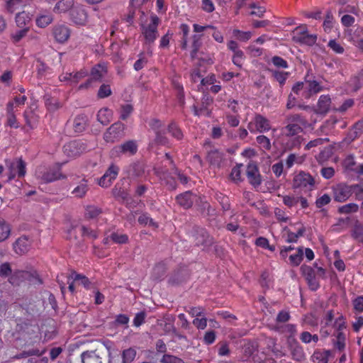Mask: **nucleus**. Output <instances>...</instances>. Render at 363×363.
Instances as JSON below:
<instances>
[{
	"label": "nucleus",
	"instance_id": "obj_1",
	"mask_svg": "<svg viewBox=\"0 0 363 363\" xmlns=\"http://www.w3.org/2000/svg\"><path fill=\"white\" fill-rule=\"evenodd\" d=\"M285 122L286 125L282 128V133L286 137H294L298 135L308 125L307 120L298 113L287 115Z\"/></svg>",
	"mask_w": 363,
	"mask_h": 363
},
{
	"label": "nucleus",
	"instance_id": "obj_2",
	"mask_svg": "<svg viewBox=\"0 0 363 363\" xmlns=\"http://www.w3.org/2000/svg\"><path fill=\"white\" fill-rule=\"evenodd\" d=\"M140 21L142 35L145 38V43L150 45L154 43L159 35L157 27L160 23V20L155 14H152L150 18L149 23L144 22L143 17L140 18Z\"/></svg>",
	"mask_w": 363,
	"mask_h": 363
},
{
	"label": "nucleus",
	"instance_id": "obj_3",
	"mask_svg": "<svg viewBox=\"0 0 363 363\" xmlns=\"http://www.w3.org/2000/svg\"><path fill=\"white\" fill-rule=\"evenodd\" d=\"M61 166L55 164L45 168H39L35 172V176L42 183H50L56 180L64 179L66 176L61 172Z\"/></svg>",
	"mask_w": 363,
	"mask_h": 363
},
{
	"label": "nucleus",
	"instance_id": "obj_4",
	"mask_svg": "<svg viewBox=\"0 0 363 363\" xmlns=\"http://www.w3.org/2000/svg\"><path fill=\"white\" fill-rule=\"evenodd\" d=\"M334 199L338 202L345 201L352 193H354L358 199H360L363 193V188L359 185L348 186L346 184H338L333 189Z\"/></svg>",
	"mask_w": 363,
	"mask_h": 363
},
{
	"label": "nucleus",
	"instance_id": "obj_5",
	"mask_svg": "<svg viewBox=\"0 0 363 363\" xmlns=\"http://www.w3.org/2000/svg\"><path fill=\"white\" fill-rule=\"evenodd\" d=\"M148 124L155 135V138L150 144V147H152L154 145H167L169 141L165 135L164 123L157 118H152Z\"/></svg>",
	"mask_w": 363,
	"mask_h": 363
},
{
	"label": "nucleus",
	"instance_id": "obj_6",
	"mask_svg": "<svg viewBox=\"0 0 363 363\" xmlns=\"http://www.w3.org/2000/svg\"><path fill=\"white\" fill-rule=\"evenodd\" d=\"M292 39L295 43L309 46L313 45L317 40V35L310 34L306 26L296 27L292 32Z\"/></svg>",
	"mask_w": 363,
	"mask_h": 363
},
{
	"label": "nucleus",
	"instance_id": "obj_7",
	"mask_svg": "<svg viewBox=\"0 0 363 363\" xmlns=\"http://www.w3.org/2000/svg\"><path fill=\"white\" fill-rule=\"evenodd\" d=\"M315 185L313 177L308 173L300 172L296 174L293 179V188L307 191H311Z\"/></svg>",
	"mask_w": 363,
	"mask_h": 363
},
{
	"label": "nucleus",
	"instance_id": "obj_8",
	"mask_svg": "<svg viewBox=\"0 0 363 363\" xmlns=\"http://www.w3.org/2000/svg\"><path fill=\"white\" fill-rule=\"evenodd\" d=\"M138 145L135 140H127L119 145L115 146L111 151V157H119L122 155L133 156L136 154Z\"/></svg>",
	"mask_w": 363,
	"mask_h": 363
},
{
	"label": "nucleus",
	"instance_id": "obj_9",
	"mask_svg": "<svg viewBox=\"0 0 363 363\" xmlns=\"http://www.w3.org/2000/svg\"><path fill=\"white\" fill-rule=\"evenodd\" d=\"M26 162L21 158H16L11 161H6V167L9 170V180L13 179L16 177H23L26 173Z\"/></svg>",
	"mask_w": 363,
	"mask_h": 363
},
{
	"label": "nucleus",
	"instance_id": "obj_10",
	"mask_svg": "<svg viewBox=\"0 0 363 363\" xmlns=\"http://www.w3.org/2000/svg\"><path fill=\"white\" fill-rule=\"evenodd\" d=\"M249 130L255 133L256 132L264 133L271 129L269 121L261 114H256L252 121L247 125Z\"/></svg>",
	"mask_w": 363,
	"mask_h": 363
},
{
	"label": "nucleus",
	"instance_id": "obj_11",
	"mask_svg": "<svg viewBox=\"0 0 363 363\" xmlns=\"http://www.w3.org/2000/svg\"><path fill=\"white\" fill-rule=\"evenodd\" d=\"M125 126L121 122H117L111 125L104 135V138L107 143H114L123 135Z\"/></svg>",
	"mask_w": 363,
	"mask_h": 363
},
{
	"label": "nucleus",
	"instance_id": "obj_12",
	"mask_svg": "<svg viewBox=\"0 0 363 363\" xmlns=\"http://www.w3.org/2000/svg\"><path fill=\"white\" fill-rule=\"evenodd\" d=\"M119 170L120 168L118 166L111 164L104 175L99 179L98 184L104 188L110 186L113 181L116 179L119 173Z\"/></svg>",
	"mask_w": 363,
	"mask_h": 363
},
{
	"label": "nucleus",
	"instance_id": "obj_13",
	"mask_svg": "<svg viewBox=\"0 0 363 363\" xmlns=\"http://www.w3.org/2000/svg\"><path fill=\"white\" fill-rule=\"evenodd\" d=\"M337 4L339 6L338 13L340 15L351 13L359 16L360 11L357 1L352 0H337Z\"/></svg>",
	"mask_w": 363,
	"mask_h": 363
},
{
	"label": "nucleus",
	"instance_id": "obj_14",
	"mask_svg": "<svg viewBox=\"0 0 363 363\" xmlns=\"http://www.w3.org/2000/svg\"><path fill=\"white\" fill-rule=\"evenodd\" d=\"M196 245L203 246V248L210 246L213 240L207 231L202 228H197L195 230V234L193 235Z\"/></svg>",
	"mask_w": 363,
	"mask_h": 363
},
{
	"label": "nucleus",
	"instance_id": "obj_15",
	"mask_svg": "<svg viewBox=\"0 0 363 363\" xmlns=\"http://www.w3.org/2000/svg\"><path fill=\"white\" fill-rule=\"evenodd\" d=\"M71 21L79 26H84L87 21L86 10L80 6H74L70 12Z\"/></svg>",
	"mask_w": 363,
	"mask_h": 363
},
{
	"label": "nucleus",
	"instance_id": "obj_16",
	"mask_svg": "<svg viewBox=\"0 0 363 363\" xmlns=\"http://www.w3.org/2000/svg\"><path fill=\"white\" fill-rule=\"evenodd\" d=\"M301 270L304 275L309 288L312 291H316L319 286V281L315 276L314 269L309 266H302Z\"/></svg>",
	"mask_w": 363,
	"mask_h": 363
},
{
	"label": "nucleus",
	"instance_id": "obj_17",
	"mask_svg": "<svg viewBox=\"0 0 363 363\" xmlns=\"http://www.w3.org/2000/svg\"><path fill=\"white\" fill-rule=\"evenodd\" d=\"M322 91L320 84L315 80H306L304 82V90L301 96L305 99H309L313 95Z\"/></svg>",
	"mask_w": 363,
	"mask_h": 363
},
{
	"label": "nucleus",
	"instance_id": "obj_18",
	"mask_svg": "<svg viewBox=\"0 0 363 363\" xmlns=\"http://www.w3.org/2000/svg\"><path fill=\"white\" fill-rule=\"evenodd\" d=\"M149 1L150 0H130L131 9L128 16V21L129 22L133 21L136 14V11H138V14H140V18L143 17L145 15V13L143 11L144 9H143L142 6H146ZM147 9L148 7H145L146 10Z\"/></svg>",
	"mask_w": 363,
	"mask_h": 363
},
{
	"label": "nucleus",
	"instance_id": "obj_19",
	"mask_svg": "<svg viewBox=\"0 0 363 363\" xmlns=\"http://www.w3.org/2000/svg\"><path fill=\"white\" fill-rule=\"evenodd\" d=\"M105 73L106 70L104 67L101 66L100 65L95 66L91 69V78L88 79L85 83L80 84L79 86V89H88L91 86V84L94 81L101 79L104 77Z\"/></svg>",
	"mask_w": 363,
	"mask_h": 363
},
{
	"label": "nucleus",
	"instance_id": "obj_20",
	"mask_svg": "<svg viewBox=\"0 0 363 363\" xmlns=\"http://www.w3.org/2000/svg\"><path fill=\"white\" fill-rule=\"evenodd\" d=\"M247 177L249 182L254 186H258L261 184V177L259 173V169L255 163L250 162L247 164Z\"/></svg>",
	"mask_w": 363,
	"mask_h": 363
},
{
	"label": "nucleus",
	"instance_id": "obj_21",
	"mask_svg": "<svg viewBox=\"0 0 363 363\" xmlns=\"http://www.w3.org/2000/svg\"><path fill=\"white\" fill-rule=\"evenodd\" d=\"M213 103V98L208 94H204L201 99V106L197 108L195 105L193 106L194 113L196 116L204 115L210 116L211 111L208 110V106Z\"/></svg>",
	"mask_w": 363,
	"mask_h": 363
},
{
	"label": "nucleus",
	"instance_id": "obj_22",
	"mask_svg": "<svg viewBox=\"0 0 363 363\" xmlns=\"http://www.w3.org/2000/svg\"><path fill=\"white\" fill-rule=\"evenodd\" d=\"M70 33L69 28L65 25H57L52 30L54 38L60 43H65L69 39Z\"/></svg>",
	"mask_w": 363,
	"mask_h": 363
},
{
	"label": "nucleus",
	"instance_id": "obj_23",
	"mask_svg": "<svg viewBox=\"0 0 363 363\" xmlns=\"http://www.w3.org/2000/svg\"><path fill=\"white\" fill-rule=\"evenodd\" d=\"M81 363H103L102 357L99 352L96 350H87L83 352L80 355Z\"/></svg>",
	"mask_w": 363,
	"mask_h": 363
},
{
	"label": "nucleus",
	"instance_id": "obj_24",
	"mask_svg": "<svg viewBox=\"0 0 363 363\" xmlns=\"http://www.w3.org/2000/svg\"><path fill=\"white\" fill-rule=\"evenodd\" d=\"M84 150V144L78 140L71 141L64 146V150L69 156L78 155Z\"/></svg>",
	"mask_w": 363,
	"mask_h": 363
},
{
	"label": "nucleus",
	"instance_id": "obj_25",
	"mask_svg": "<svg viewBox=\"0 0 363 363\" xmlns=\"http://www.w3.org/2000/svg\"><path fill=\"white\" fill-rule=\"evenodd\" d=\"M30 246V242L26 236L20 237L13 244L14 251L19 255L26 253Z\"/></svg>",
	"mask_w": 363,
	"mask_h": 363
},
{
	"label": "nucleus",
	"instance_id": "obj_26",
	"mask_svg": "<svg viewBox=\"0 0 363 363\" xmlns=\"http://www.w3.org/2000/svg\"><path fill=\"white\" fill-rule=\"evenodd\" d=\"M74 6V0H60L53 7L55 13H65L72 11Z\"/></svg>",
	"mask_w": 363,
	"mask_h": 363
},
{
	"label": "nucleus",
	"instance_id": "obj_27",
	"mask_svg": "<svg viewBox=\"0 0 363 363\" xmlns=\"http://www.w3.org/2000/svg\"><path fill=\"white\" fill-rule=\"evenodd\" d=\"M331 99L328 95H321L318 101L317 108L314 111L319 114H325L328 112Z\"/></svg>",
	"mask_w": 363,
	"mask_h": 363
},
{
	"label": "nucleus",
	"instance_id": "obj_28",
	"mask_svg": "<svg viewBox=\"0 0 363 363\" xmlns=\"http://www.w3.org/2000/svg\"><path fill=\"white\" fill-rule=\"evenodd\" d=\"M145 172L144 166L140 162H135L129 165L127 168V173L131 177H140Z\"/></svg>",
	"mask_w": 363,
	"mask_h": 363
},
{
	"label": "nucleus",
	"instance_id": "obj_29",
	"mask_svg": "<svg viewBox=\"0 0 363 363\" xmlns=\"http://www.w3.org/2000/svg\"><path fill=\"white\" fill-rule=\"evenodd\" d=\"M223 157V154L216 149L210 150L208 152L207 160L211 165L219 167Z\"/></svg>",
	"mask_w": 363,
	"mask_h": 363
},
{
	"label": "nucleus",
	"instance_id": "obj_30",
	"mask_svg": "<svg viewBox=\"0 0 363 363\" xmlns=\"http://www.w3.org/2000/svg\"><path fill=\"white\" fill-rule=\"evenodd\" d=\"M87 182L86 179H83L72 190V194L77 198H83L89 189Z\"/></svg>",
	"mask_w": 363,
	"mask_h": 363
},
{
	"label": "nucleus",
	"instance_id": "obj_31",
	"mask_svg": "<svg viewBox=\"0 0 363 363\" xmlns=\"http://www.w3.org/2000/svg\"><path fill=\"white\" fill-rule=\"evenodd\" d=\"M71 279L78 285H82L86 289H90L92 288L91 282L84 275L77 274L76 272H72L71 274Z\"/></svg>",
	"mask_w": 363,
	"mask_h": 363
},
{
	"label": "nucleus",
	"instance_id": "obj_32",
	"mask_svg": "<svg viewBox=\"0 0 363 363\" xmlns=\"http://www.w3.org/2000/svg\"><path fill=\"white\" fill-rule=\"evenodd\" d=\"M177 201L179 206L186 209L191 207L194 203L192 196L189 191L177 196Z\"/></svg>",
	"mask_w": 363,
	"mask_h": 363
},
{
	"label": "nucleus",
	"instance_id": "obj_33",
	"mask_svg": "<svg viewBox=\"0 0 363 363\" xmlns=\"http://www.w3.org/2000/svg\"><path fill=\"white\" fill-rule=\"evenodd\" d=\"M112 115L113 113L111 110L107 108H103L98 112L97 121L102 125H106L111 122Z\"/></svg>",
	"mask_w": 363,
	"mask_h": 363
},
{
	"label": "nucleus",
	"instance_id": "obj_34",
	"mask_svg": "<svg viewBox=\"0 0 363 363\" xmlns=\"http://www.w3.org/2000/svg\"><path fill=\"white\" fill-rule=\"evenodd\" d=\"M291 354L294 359L296 361H302L305 359V354L302 347L297 342L291 345Z\"/></svg>",
	"mask_w": 363,
	"mask_h": 363
},
{
	"label": "nucleus",
	"instance_id": "obj_35",
	"mask_svg": "<svg viewBox=\"0 0 363 363\" xmlns=\"http://www.w3.org/2000/svg\"><path fill=\"white\" fill-rule=\"evenodd\" d=\"M7 123L11 127L18 128V124L15 116L16 110H13V104L8 103L6 105Z\"/></svg>",
	"mask_w": 363,
	"mask_h": 363
},
{
	"label": "nucleus",
	"instance_id": "obj_36",
	"mask_svg": "<svg viewBox=\"0 0 363 363\" xmlns=\"http://www.w3.org/2000/svg\"><path fill=\"white\" fill-rule=\"evenodd\" d=\"M337 120L335 118H330L327 120L317 130L318 134L328 135L331 130L334 128L335 125L337 123Z\"/></svg>",
	"mask_w": 363,
	"mask_h": 363
},
{
	"label": "nucleus",
	"instance_id": "obj_37",
	"mask_svg": "<svg viewBox=\"0 0 363 363\" xmlns=\"http://www.w3.org/2000/svg\"><path fill=\"white\" fill-rule=\"evenodd\" d=\"M53 21L52 14L45 13L40 15L36 18V24L40 28H45L50 24Z\"/></svg>",
	"mask_w": 363,
	"mask_h": 363
},
{
	"label": "nucleus",
	"instance_id": "obj_38",
	"mask_svg": "<svg viewBox=\"0 0 363 363\" xmlns=\"http://www.w3.org/2000/svg\"><path fill=\"white\" fill-rule=\"evenodd\" d=\"M45 104L48 111L52 112L57 111L62 106L57 99L48 95L45 96Z\"/></svg>",
	"mask_w": 363,
	"mask_h": 363
},
{
	"label": "nucleus",
	"instance_id": "obj_39",
	"mask_svg": "<svg viewBox=\"0 0 363 363\" xmlns=\"http://www.w3.org/2000/svg\"><path fill=\"white\" fill-rule=\"evenodd\" d=\"M11 228L9 225L2 219H0V242L6 240L10 235Z\"/></svg>",
	"mask_w": 363,
	"mask_h": 363
},
{
	"label": "nucleus",
	"instance_id": "obj_40",
	"mask_svg": "<svg viewBox=\"0 0 363 363\" xmlns=\"http://www.w3.org/2000/svg\"><path fill=\"white\" fill-rule=\"evenodd\" d=\"M329 355V351H317L312 355V359L315 363H328Z\"/></svg>",
	"mask_w": 363,
	"mask_h": 363
},
{
	"label": "nucleus",
	"instance_id": "obj_41",
	"mask_svg": "<svg viewBox=\"0 0 363 363\" xmlns=\"http://www.w3.org/2000/svg\"><path fill=\"white\" fill-rule=\"evenodd\" d=\"M345 334L342 331L337 332L335 334V338L333 340L335 348L340 351L343 350L345 346Z\"/></svg>",
	"mask_w": 363,
	"mask_h": 363
},
{
	"label": "nucleus",
	"instance_id": "obj_42",
	"mask_svg": "<svg viewBox=\"0 0 363 363\" xmlns=\"http://www.w3.org/2000/svg\"><path fill=\"white\" fill-rule=\"evenodd\" d=\"M167 130L171 135L177 140H179L183 138V133L181 129L174 122H172L168 125Z\"/></svg>",
	"mask_w": 363,
	"mask_h": 363
},
{
	"label": "nucleus",
	"instance_id": "obj_43",
	"mask_svg": "<svg viewBox=\"0 0 363 363\" xmlns=\"http://www.w3.org/2000/svg\"><path fill=\"white\" fill-rule=\"evenodd\" d=\"M157 174L160 177L161 179L165 181L169 189L174 190L176 189L177 184L174 179L169 177L167 174L162 171L157 170Z\"/></svg>",
	"mask_w": 363,
	"mask_h": 363
},
{
	"label": "nucleus",
	"instance_id": "obj_44",
	"mask_svg": "<svg viewBox=\"0 0 363 363\" xmlns=\"http://www.w3.org/2000/svg\"><path fill=\"white\" fill-rule=\"evenodd\" d=\"M257 351V345L252 342H247L243 347V353L246 359L252 357Z\"/></svg>",
	"mask_w": 363,
	"mask_h": 363
},
{
	"label": "nucleus",
	"instance_id": "obj_45",
	"mask_svg": "<svg viewBox=\"0 0 363 363\" xmlns=\"http://www.w3.org/2000/svg\"><path fill=\"white\" fill-rule=\"evenodd\" d=\"M74 131L77 133L82 132L86 127V120L83 116H77L74 118L73 123Z\"/></svg>",
	"mask_w": 363,
	"mask_h": 363
},
{
	"label": "nucleus",
	"instance_id": "obj_46",
	"mask_svg": "<svg viewBox=\"0 0 363 363\" xmlns=\"http://www.w3.org/2000/svg\"><path fill=\"white\" fill-rule=\"evenodd\" d=\"M44 352L45 351L40 352L39 350L33 349V350H30L28 351H23V352H21L20 354H18L15 355L13 357V359H22V358H26L28 357L33 356V355L40 356L44 353Z\"/></svg>",
	"mask_w": 363,
	"mask_h": 363
},
{
	"label": "nucleus",
	"instance_id": "obj_47",
	"mask_svg": "<svg viewBox=\"0 0 363 363\" xmlns=\"http://www.w3.org/2000/svg\"><path fill=\"white\" fill-rule=\"evenodd\" d=\"M136 355V351L133 348H128L123 351V363H130L133 361Z\"/></svg>",
	"mask_w": 363,
	"mask_h": 363
},
{
	"label": "nucleus",
	"instance_id": "obj_48",
	"mask_svg": "<svg viewBox=\"0 0 363 363\" xmlns=\"http://www.w3.org/2000/svg\"><path fill=\"white\" fill-rule=\"evenodd\" d=\"M101 213V208L95 206H88L86 208L85 216L89 218H95Z\"/></svg>",
	"mask_w": 363,
	"mask_h": 363
},
{
	"label": "nucleus",
	"instance_id": "obj_49",
	"mask_svg": "<svg viewBox=\"0 0 363 363\" xmlns=\"http://www.w3.org/2000/svg\"><path fill=\"white\" fill-rule=\"evenodd\" d=\"M30 21V18L26 12H20L16 16V23L20 28L26 26Z\"/></svg>",
	"mask_w": 363,
	"mask_h": 363
},
{
	"label": "nucleus",
	"instance_id": "obj_50",
	"mask_svg": "<svg viewBox=\"0 0 363 363\" xmlns=\"http://www.w3.org/2000/svg\"><path fill=\"white\" fill-rule=\"evenodd\" d=\"M302 162V157H299L296 154L291 153L286 159V166L288 169H290L294 164H301Z\"/></svg>",
	"mask_w": 363,
	"mask_h": 363
},
{
	"label": "nucleus",
	"instance_id": "obj_51",
	"mask_svg": "<svg viewBox=\"0 0 363 363\" xmlns=\"http://www.w3.org/2000/svg\"><path fill=\"white\" fill-rule=\"evenodd\" d=\"M352 237L361 242L363 240V225L361 224H356L352 231Z\"/></svg>",
	"mask_w": 363,
	"mask_h": 363
},
{
	"label": "nucleus",
	"instance_id": "obj_52",
	"mask_svg": "<svg viewBox=\"0 0 363 363\" xmlns=\"http://www.w3.org/2000/svg\"><path fill=\"white\" fill-rule=\"evenodd\" d=\"M201 37L199 35H194L193 36V43H192V50L191 52V57L194 59L196 56V54L201 45Z\"/></svg>",
	"mask_w": 363,
	"mask_h": 363
},
{
	"label": "nucleus",
	"instance_id": "obj_53",
	"mask_svg": "<svg viewBox=\"0 0 363 363\" xmlns=\"http://www.w3.org/2000/svg\"><path fill=\"white\" fill-rule=\"evenodd\" d=\"M110 238L113 242L117 244H124L128 240V237L126 234H122L118 233H113L110 235Z\"/></svg>",
	"mask_w": 363,
	"mask_h": 363
},
{
	"label": "nucleus",
	"instance_id": "obj_54",
	"mask_svg": "<svg viewBox=\"0 0 363 363\" xmlns=\"http://www.w3.org/2000/svg\"><path fill=\"white\" fill-rule=\"evenodd\" d=\"M133 111V106L129 104H125L121 106L120 111V118L122 120H126Z\"/></svg>",
	"mask_w": 363,
	"mask_h": 363
},
{
	"label": "nucleus",
	"instance_id": "obj_55",
	"mask_svg": "<svg viewBox=\"0 0 363 363\" xmlns=\"http://www.w3.org/2000/svg\"><path fill=\"white\" fill-rule=\"evenodd\" d=\"M291 138L287 143V147L289 149L291 150L296 147H299L301 143L303 141V138L301 135H296L294 137H291Z\"/></svg>",
	"mask_w": 363,
	"mask_h": 363
},
{
	"label": "nucleus",
	"instance_id": "obj_56",
	"mask_svg": "<svg viewBox=\"0 0 363 363\" xmlns=\"http://www.w3.org/2000/svg\"><path fill=\"white\" fill-rule=\"evenodd\" d=\"M138 223L141 225H149L152 227H157V223L150 217L147 213H142L138 218Z\"/></svg>",
	"mask_w": 363,
	"mask_h": 363
},
{
	"label": "nucleus",
	"instance_id": "obj_57",
	"mask_svg": "<svg viewBox=\"0 0 363 363\" xmlns=\"http://www.w3.org/2000/svg\"><path fill=\"white\" fill-rule=\"evenodd\" d=\"M21 4V0H8L5 6L6 10L7 12L12 13L19 8Z\"/></svg>",
	"mask_w": 363,
	"mask_h": 363
},
{
	"label": "nucleus",
	"instance_id": "obj_58",
	"mask_svg": "<svg viewBox=\"0 0 363 363\" xmlns=\"http://www.w3.org/2000/svg\"><path fill=\"white\" fill-rule=\"evenodd\" d=\"M233 35L240 41H247L252 37V33L250 31L244 32L235 29L233 30Z\"/></svg>",
	"mask_w": 363,
	"mask_h": 363
},
{
	"label": "nucleus",
	"instance_id": "obj_59",
	"mask_svg": "<svg viewBox=\"0 0 363 363\" xmlns=\"http://www.w3.org/2000/svg\"><path fill=\"white\" fill-rule=\"evenodd\" d=\"M358 206L356 203H350L346 205H344L339 208V212L341 213H354L358 211Z\"/></svg>",
	"mask_w": 363,
	"mask_h": 363
},
{
	"label": "nucleus",
	"instance_id": "obj_60",
	"mask_svg": "<svg viewBox=\"0 0 363 363\" xmlns=\"http://www.w3.org/2000/svg\"><path fill=\"white\" fill-rule=\"evenodd\" d=\"M328 46L337 54H342L345 51L343 46L335 40H330Z\"/></svg>",
	"mask_w": 363,
	"mask_h": 363
},
{
	"label": "nucleus",
	"instance_id": "obj_61",
	"mask_svg": "<svg viewBox=\"0 0 363 363\" xmlns=\"http://www.w3.org/2000/svg\"><path fill=\"white\" fill-rule=\"evenodd\" d=\"M255 244L260 247L268 249L272 252L275 250V247L269 245L268 240L264 237L257 238Z\"/></svg>",
	"mask_w": 363,
	"mask_h": 363
},
{
	"label": "nucleus",
	"instance_id": "obj_62",
	"mask_svg": "<svg viewBox=\"0 0 363 363\" xmlns=\"http://www.w3.org/2000/svg\"><path fill=\"white\" fill-rule=\"evenodd\" d=\"M274 213V216H275L276 218L279 222L286 223L289 219V218L286 215V212L280 208H275Z\"/></svg>",
	"mask_w": 363,
	"mask_h": 363
},
{
	"label": "nucleus",
	"instance_id": "obj_63",
	"mask_svg": "<svg viewBox=\"0 0 363 363\" xmlns=\"http://www.w3.org/2000/svg\"><path fill=\"white\" fill-rule=\"evenodd\" d=\"M162 363H184V361L175 356L170 355V354H164L162 359Z\"/></svg>",
	"mask_w": 363,
	"mask_h": 363
},
{
	"label": "nucleus",
	"instance_id": "obj_64",
	"mask_svg": "<svg viewBox=\"0 0 363 363\" xmlns=\"http://www.w3.org/2000/svg\"><path fill=\"white\" fill-rule=\"evenodd\" d=\"M354 310L357 313L363 312V296H359L352 301Z\"/></svg>",
	"mask_w": 363,
	"mask_h": 363
}]
</instances>
